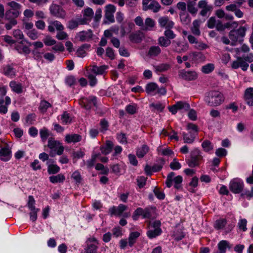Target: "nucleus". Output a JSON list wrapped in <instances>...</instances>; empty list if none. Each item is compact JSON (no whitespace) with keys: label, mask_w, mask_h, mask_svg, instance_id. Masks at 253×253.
<instances>
[{"label":"nucleus","mask_w":253,"mask_h":253,"mask_svg":"<svg viewBox=\"0 0 253 253\" xmlns=\"http://www.w3.org/2000/svg\"><path fill=\"white\" fill-rule=\"evenodd\" d=\"M224 96L220 91L211 90L206 94L204 100L210 106H218L224 101Z\"/></svg>","instance_id":"obj_1"},{"label":"nucleus","mask_w":253,"mask_h":253,"mask_svg":"<svg viewBox=\"0 0 253 253\" xmlns=\"http://www.w3.org/2000/svg\"><path fill=\"white\" fill-rule=\"evenodd\" d=\"M155 210V208L152 207H147L144 209L138 208L134 211L132 217L134 220H138L140 215H142L143 218L151 219L154 217Z\"/></svg>","instance_id":"obj_2"},{"label":"nucleus","mask_w":253,"mask_h":253,"mask_svg":"<svg viewBox=\"0 0 253 253\" xmlns=\"http://www.w3.org/2000/svg\"><path fill=\"white\" fill-rule=\"evenodd\" d=\"M7 5L10 8L5 12V18L6 19L12 18L16 19L21 13L22 6L19 3L11 1L7 2Z\"/></svg>","instance_id":"obj_3"},{"label":"nucleus","mask_w":253,"mask_h":253,"mask_svg":"<svg viewBox=\"0 0 253 253\" xmlns=\"http://www.w3.org/2000/svg\"><path fill=\"white\" fill-rule=\"evenodd\" d=\"M247 29L244 26H241L239 29L232 30L229 33V38L231 41V44L235 45L237 42H241L246 35Z\"/></svg>","instance_id":"obj_4"},{"label":"nucleus","mask_w":253,"mask_h":253,"mask_svg":"<svg viewBox=\"0 0 253 253\" xmlns=\"http://www.w3.org/2000/svg\"><path fill=\"white\" fill-rule=\"evenodd\" d=\"M47 147L51 150L49 155L54 157L56 154L61 155L64 152V147L61 145L59 141L50 138L48 141Z\"/></svg>","instance_id":"obj_5"},{"label":"nucleus","mask_w":253,"mask_h":253,"mask_svg":"<svg viewBox=\"0 0 253 253\" xmlns=\"http://www.w3.org/2000/svg\"><path fill=\"white\" fill-rule=\"evenodd\" d=\"M182 180L183 179L181 176L178 175L175 176V173L173 172H171L167 176L166 184L168 188H170L172 186L173 183L174 188L179 189L181 188Z\"/></svg>","instance_id":"obj_6"},{"label":"nucleus","mask_w":253,"mask_h":253,"mask_svg":"<svg viewBox=\"0 0 253 253\" xmlns=\"http://www.w3.org/2000/svg\"><path fill=\"white\" fill-rule=\"evenodd\" d=\"M182 180L183 179L181 176L178 175L175 176V173L173 172H171L167 176L166 184L168 188H170L172 186L173 183L174 188L179 189L181 188Z\"/></svg>","instance_id":"obj_7"},{"label":"nucleus","mask_w":253,"mask_h":253,"mask_svg":"<svg viewBox=\"0 0 253 253\" xmlns=\"http://www.w3.org/2000/svg\"><path fill=\"white\" fill-rule=\"evenodd\" d=\"M203 160L201 152L198 149H194L190 153V157L187 161L188 166L191 168L198 166Z\"/></svg>","instance_id":"obj_8"},{"label":"nucleus","mask_w":253,"mask_h":253,"mask_svg":"<svg viewBox=\"0 0 253 253\" xmlns=\"http://www.w3.org/2000/svg\"><path fill=\"white\" fill-rule=\"evenodd\" d=\"M116 10V7L113 4H109L105 6L104 23L110 24L115 22L114 14Z\"/></svg>","instance_id":"obj_9"},{"label":"nucleus","mask_w":253,"mask_h":253,"mask_svg":"<svg viewBox=\"0 0 253 253\" xmlns=\"http://www.w3.org/2000/svg\"><path fill=\"white\" fill-rule=\"evenodd\" d=\"M171 47L172 50L178 53L185 52L189 49V45L186 42L178 40L172 41Z\"/></svg>","instance_id":"obj_10"},{"label":"nucleus","mask_w":253,"mask_h":253,"mask_svg":"<svg viewBox=\"0 0 253 253\" xmlns=\"http://www.w3.org/2000/svg\"><path fill=\"white\" fill-rule=\"evenodd\" d=\"M243 181L238 178L232 179L229 183V189L234 194L241 193L244 188Z\"/></svg>","instance_id":"obj_11"},{"label":"nucleus","mask_w":253,"mask_h":253,"mask_svg":"<svg viewBox=\"0 0 253 253\" xmlns=\"http://www.w3.org/2000/svg\"><path fill=\"white\" fill-rule=\"evenodd\" d=\"M142 8L144 11L151 10L156 13L160 10L161 5L155 0H143Z\"/></svg>","instance_id":"obj_12"},{"label":"nucleus","mask_w":253,"mask_h":253,"mask_svg":"<svg viewBox=\"0 0 253 253\" xmlns=\"http://www.w3.org/2000/svg\"><path fill=\"white\" fill-rule=\"evenodd\" d=\"M80 103L86 110H89L92 107L96 106L97 99L94 96L83 97L80 99Z\"/></svg>","instance_id":"obj_13"},{"label":"nucleus","mask_w":253,"mask_h":253,"mask_svg":"<svg viewBox=\"0 0 253 253\" xmlns=\"http://www.w3.org/2000/svg\"><path fill=\"white\" fill-rule=\"evenodd\" d=\"M198 6L201 9L199 14L203 17L209 16L213 9L212 6L208 4L206 0H200L198 3Z\"/></svg>","instance_id":"obj_14"},{"label":"nucleus","mask_w":253,"mask_h":253,"mask_svg":"<svg viewBox=\"0 0 253 253\" xmlns=\"http://www.w3.org/2000/svg\"><path fill=\"white\" fill-rule=\"evenodd\" d=\"M51 15L60 18H64L66 13L65 11L59 5L56 4H52L49 8Z\"/></svg>","instance_id":"obj_15"},{"label":"nucleus","mask_w":253,"mask_h":253,"mask_svg":"<svg viewBox=\"0 0 253 253\" xmlns=\"http://www.w3.org/2000/svg\"><path fill=\"white\" fill-rule=\"evenodd\" d=\"M178 76L183 80L190 81L195 80L198 77V75L193 71H187L185 70H181L178 72Z\"/></svg>","instance_id":"obj_16"},{"label":"nucleus","mask_w":253,"mask_h":253,"mask_svg":"<svg viewBox=\"0 0 253 253\" xmlns=\"http://www.w3.org/2000/svg\"><path fill=\"white\" fill-rule=\"evenodd\" d=\"M26 42L28 43L30 45H31V43L28 42L27 40H23L15 44L14 48L18 51L19 53L29 54L30 53V49L29 47L24 45V42Z\"/></svg>","instance_id":"obj_17"},{"label":"nucleus","mask_w":253,"mask_h":253,"mask_svg":"<svg viewBox=\"0 0 253 253\" xmlns=\"http://www.w3.org/2000/svg\"><path fill=\"white\" fill-rule=\"evenodd\" d=\"M84 17L79 19L81 25L85 24L90 22L93 18L94 12L90 7L86 8L83 11Z\"/></svg>","instance_id":"obj_18"},{"label":"nucleus","mask_w":253,"mask_h":253,"mask_svg":"<svg viewBox=\"0 0 253 253\" xmlns=\"http://www.w3.org/2000/svg\"><path fill=\"white\" fill-rule=\"evenodd\" d=\"M249 66V64L245 62L244 58L240 56L238 57L236 60L233 61L231 64V67L233 69H237L241 68L244 71L247 70Z\"/></svg>","instance_id":"obj_19"},{"label":"nucleus","mask_w":253,"mask_h":253,"mask_svg":"<svg viewBox=\"0 0 253 253\" xmlns=\"http://www.w3.org/2000/svg\"><path fill=\"white\" fill-rule=\"evenodd\" d=\"M1 70V73L7 77L13 78L16 76V70L13 64L4 65Z\"/></svg>","instance_id":"obj_20"},{"label":"nucleus","mask_w":253,"mask_h":253,"mask_svg":"<svg viewBox=\"0 0 253 253\" xmlns=\"http://www.w3.org/2000/svg\"><path fill=\"white\" fill-rule=\"evenodd\" d=\"M218 251L216 253H226L227 249L230 250L232 245L227 240H221L217 244Z\"/></svg>","instance_id":"obj_21"},{"label":"nucleus","mask_w":253,"mask_h":253,"mask_svg":"<svg viewBox=\"0 0 253 253\" xmlns=\"http://www.w3.org/2000/svg\"><path fill=\"white\" fill-rule=\"evenodd\" d=\"M11 157V151L8 145L0 150V159L4 162L8 161Z\"/></svg>","instance_id":"obj_22"},{"label":"nucleus","mask_w":253,"mask_h":253,"mask_svg":"<svg viewBox=\"0 0 253 253\" xmlns=\"http://www.w3.org/2000/svg\"><path fill=\"white\" fill-rule=\"evenodd\" d=\"M97 240L95 238H90L87 241L86 253H96L97 249Z\"/></svg>","instance_id":"obj_23"},{"label":"nucleus","mask_w":253,"mask_h":253,"mask_svg":"<svg viewBox=\"0 0 253 253\" xmlns=\"http://www.w3.org/2000/svg\"><path fill=\"white\" fill-rule=\"evenodd\" d=\"M55 28L57 31H63L64 29L63 25L58 21H51L49 22L48 30L51 33L55 32Z\"/></svg>","instance_id":"obj_24"},{"label":"nucleus","mask_w":253,"mask_h":253,"mask_svg":"<svg viewBox=\"0 0 253 253\" xmlns=\"http://www.w3.org/2000/svg\"><path fill=\"white\" fill-rule=\"evenodd\" d=\"M244 99L247 104L251 106H253V88L249 87L246 89L244 93Z\"/></svg>","instance_id":"obj_25"},{"label":"nucleus","mask_w":253,"mask_h":253,"mask_svg":"<svg viewBox=\"0 0 253 253\" xmlns=\"http://www.w3.org/2000/svg\"><path fill=\"white\" fill-rule=\"evenodd\" d=\"M134 26V24L132 22L123 24L121 26V34L122 37H124L126 34L130 33Z\"/></svg>","instance_id":"obj_26"},{"label":"nucleus","mask_w":253,"mask_h":253,"mask_svg":"<svg viewBox=\"0 0 253 253\" xmlns=\"http://www.w3.org/2000/svg\"><path fill=\"white\" fill-rule=\"evenodd\" d=\"M158 22L161 27L169 29L172 28L174 25V23L167 16L160 17L158 20Z\"/></svg>","instance_id":"obj_27"},{"label":"nucleus","mask_w":253,"mask_h":253,"mask_svg":"<svg viewBox=\"0 0 253 253\" xmlns=\"http://www.w3.org/2000/svg\"><path fill=\"white\" fill-rule=\"evenodd\" d=\"M201 23L202 21L198 19L193 21L192 25L190 28V30L194 35L196 36H199L201 35L200 27Z\"/></svg>","instance_id":"obj_28"},{"label":"nucleus","mask_w":253,"mask_h":253,"mask_svg":"<svg viewBox=\"0 0 253 253\" xmlns=\"http://www.w3.org/2000/svg\"><path fill=\"white\" fill-rule=\"evenodd\" d=\"M92 32L91 30L83 31L78 34V37L81 42L88 41L92 38Z\"/></svg>","instance_id":"obj_29"},{"label":"nucleus","mask_w":253,"mask_h":253,"mask_svg":"<svg viewBox=\"0 0 253 253\" xmlns=\"http://www.w3.org/2000/svg\"><path fill=\"white\" fill-rule=\"evenodd\" d=\"M129 39L132 42L139 43L142 41V33L139 31H136L130 33L129 35Z\"/></svg>","instance_id":"obj_30"},{"label":"nucleus","mask_w":253,"mask_h":253,"mask_svg":"<svg viewBox=\"0 0 253 253\" xmlns=\"http://www.w3.org/2000/svg\"><path fill=\"white\" fill-rule=\"evenodd\" d=\"M9 86L13 92L17 94L21 93L23 92V87L20 83L13 81L10 82Z\"/></svg>","instance_id":"obj_31"},{"label":"nucleus","mask_w":253,"mask_h":253,"mask_svg":"<svg viewBox=\"0 0 253 253\" xmlns=\"http://www.w3.org/2000/svg\"><path fill=\"white\" fill-rule=\"evenodd\" d=\"M81 139L82 136L78 134H67L65 136V140L68 143H77Z\"/></svg>","instance_id":"obj_32"},{"label":"nucleus","mask_w":253,"mask_h":253,"mask_svg":"<svg viewBox=\"0 0 253 253\" xmlns=\"http://www.w3.org/2000/svg\"><path fill=\"white\" fill-rule=\"evenodd\" d=\"M149 151V148L147 145H143L141 147L138 148L136 151V155L139 158H143Z\"/></svg>","instance_id":"obj_33"},{"label":"nucleus","mask_w":253,"mask_h":253,"mask_svg":"<svg viewBox=\"0 0 253 253\" xmlns=\"http://www.w3.org/2000/svg\"><path fill=\"white\" fill-rule=\"evenodd\" d=\"M182 135L183 136L184 143L188 144L192 143L194 141L196 136V135L189 133V132H188V133L183 132L182 133Z\"/></svg>","instance_id":"obj_34"},{"label":"nucleus","mask_w":253,"mask_h":253,"mask_svg":"<svg viewBox=\"0 0 253 253\" xmlns=\"http://www.w3.org/2000/svg\"><path fill=\"white\" fill-rule=\"evenodd\" d=\"M158 89V85L155 83H150L146 86V91L148 94L155 95Z\"/></svg>","instance_id":"obj_35"},{"label":"nucleus","mask_w":253,"mask_h":253,"mask_svg":"<svg viewBox=\"0 0 253 253\" xmlns=\"http://www.w3.org/2000/svg\"><path fill=\"white\" fill-rule=\"evenodd\" d=\"M107 68L108 66L106 65H103L100 67L94 65L92 66L91 70L92 72L96 75H102Z\"/></svg>","instance_id":"obj_36"},{"label":"nucleus","mask_w":253,"mask_h":253,"mask_svg":"<svg viewBox=\"0 0 253 253\" xmlns=\"http://www.w3.org/2000/svg\"><path fill=\"white\" fill-rule=\"evenodd\" d=\"M155 25V21L151 18L148 17L145 19V24L142 28L143 30H150Z\"/></svg>","instance_id":"obj_37"},{"label":"nucleus","mask_w":253,"mask_h":253,"mask_svg":"<svg viewBox=\"0 0 253 253\" xmlns=\"http://www.w3.org/2000/svg\"><path fill=\"white\" fill-rule=\"evenodd\" d=\"M49 180L52 183H56L58 182H63L65 179V176L60 173L56 175H53L49 177Z\"/></svg>","instance_id":"obj_38"},{"label":"nucleus","mask_w":253,"mask_h":253,"mask_svg":"<svg viewBox=\"0 0 253 253\" xmlns=\"http://www.w3.org/2000/svg\"><path fill=\"white\" fill-rule=\"evenodd\" d=\"M90 45L88 44H84L78 48L76 52L77 56L80 57H84L86 55L85 49H88Z\"/></svg>","instance_id":"obj_39"},{"label":"nucleus","mask_w":253,"mask_h":253,"mask_svg":"<svg viewBox=\"0 0 253 253\" xmlns=\"http://www.w3.org/2000/svg\"><path fill=\"white\" fill-rule=\"evenodd\" d=\"M165 164V161L163 159L161 158L159 159L157 161V163L154 164V166L152 167L153 171L158 172L160 171L162 169Z\"/></svg>","instance_id":"obj_40"},{"label":"nucleus","mask_w":253,"mask_h":253,"mask_svg":"<svg viewBox=\"0 0 253 253\" xmlns=\"http://www.w3.org/2000/svg\"><path fill=\"white\" fill-rule=\"evenodd\" d=\"M51 104L45 100H42L40 103L39 110L42 113H45L48 108L51 107Z\"/></svg>","instance_id":"obj_41"},{"label":"nucleus","mask_w":253,"mask_h":253,"mask_svg":"<svg viewBox=\"0 0 253 253\" xmlns=\"http://www.w3.org/2000/svg\"><path fill=\"white\" fill-rule=\"evenodd\" d=\"M154 68L155 71L158 73L168 70L170 68V65L169 64L163 63L157 66H154Z\"/></svg>","instance_id":"obj_42"},{"label":"nucleus","mask_w":253,"mask_h":253,"mask_svg":"<svg viewBox=\"0 0 253 253\" xmlns=\"http://www.w3.org/2000/svg\"><path fill=\"white\" fill-rule=\"evenodd\" d=\"M61 120L63 124L67 125L71 123L72 117L67 112L65 111L61 116Z\"/></svg>","instance_id":"obj_43"},{"label":"nucleus","mask_w":253,"mask_h":253,"mask_svg":"<svg viewBox=\"0 0 253 253\" xmlns=\"http://www.w3.org/2000/svg\"><path fill=\"white\" fill-rule=\"evenodd\" d=\"M11 103V99L9 97L6 96L5 105H0V114H5L8 111V106Z\"/></svg>","instance_id":"obj_44"},{"label":"nucleus","mask_w":253,"mask_h":253,"mask_svg":"<svg viewBox=\"0 0 253 253\" xmlns=\"http://www.w3.org/2000/svg\"><path fill=\"white\" fill-rule=\"evenodd\" d=\"M161 52V49L159 46H152L149 48L148 55L151 57H155L158 56Z\"/></svg>","instance_id":"obj_45"},{"label":"nucleus","mask_w":253,"mask_h":253,"mask_svg":"<svg viewBox=\"0 0 253 253\" xmlns=\"http://www.w3.org/2000/svg\"><path fill=\"white\" fill-rule=\"evenodd\" d=\"M196 2L188 0L187 1V9L189 12L192 15H195L197 12V9L195 7Z\"/></svg>","instance_id":"obj_46"},{"label":"nucleus","mask_w":253,"mask_h":253,"mask_svg":"<svg viewBox=\"0 0 253 253\" xmlns=\"http://www.w3.org/2000/svg\"><path fill=\"white\" fill-rule=\"evenodd\" d=\"M139 236L140 233L138 232H133L130 234L128 237V245L130 247H132L134 245Z\"/></svg>","instance_id":"obj_47"},{"label":"nucleus","mask_w":253,"mask_h":253,"mask_svg":"<svg viewBox=\"0 0 253 253\" xmlns=\"http://www.w3.org/2000/svg\"><path fill=\"white\" fill-rule=\"evenodd\" d=\"M99 155V154H93L92 155L91 158L86 162V165L88 169H90L94 166L96 160Z\"/></svg>","instance_id":"obj_48"},{"label":"nucleus","mask_w":253,"mask_h":253,"mask_svg":"<svg viewBox=\"0 0 253 253\" xmlns=\"http://www.w3.org/2000/svg\"><path fill=\"white\" fill-rule=\"evenodd\" d=\"M158 44L162 47H168L171 41L165 37H160L158 40Z\"/></svg>","instance_id":"obj_49"},{"label":"nucleus","mask_w":253,"mask_h":253,"mask_svg":"<svg viewBox=\"0 0 253 253\" xmlns=\"http://www.w3.org/2000/svg\"><path fill=\"white\" fill-rule=\"evenodd\" d=\"M161 229L159 228H155L153 230H150L147 233V236L149 238L152 239L156 237L161 233Z\"/></svg>","instance_id":"obj_50"},{"label":"nucleus","mask_w":253,"mask_h":253,"mask_svg":"<svg viewBox=\"0 0 253 253\" xmlns=\"http://www.w3.org/2000/svg\"><path fill=\"white\" fill-rule=\"evenodd\" d=\"M60 168L57 165L50 164L48 166L47 171L50 174H54L60 171Z\"/></svg>","instance_id":"obj_51"},{"label":"nucleus","mask_w":253,"mask_h":253,"mask_svg":"<svg viewBox=\"0 0 253 253\" xmlns=\"http://www.w3.org/2000/svg\"><path fill=\"white\" fill-rule=\"evenodd\" d=\"M202 147L203 150L206 152H209L213 148V145L209 140H206L203 142Z\"/></svg>","instance_id":"obj_52"},{"label":"nucleus","mask_w":253,"mask_h":253,"mask_svg":"<svg viewBox=\"0 0 253 253\" xmlns=\"http://www.w3.org/2000/svg\"><path fill=\"white\" fill-rule=\"evenodd\" d=\"M40 135L43 142H45L49 135L48 129L43 127L40 130Z\"/></svg>","instance_id":"obj_53"},{"label":"nucleus","mask_w":253,"mask_h":253,"mask_svg":"<svg viewBox=\"0 0 253 253\" xmlns=\"http://www.w3.org/2000/svg\"><path fill=\"white\" fill-rule=\"evenodd\" d=\"M187 129L189 131V133H191L196 136L197 135L198 127L196 125L192 123H189L187 125Z\"/></svg>","instance_id":"obj_54"},{"label":"nucleus","mask_w":253,"mask_h":253,"mask_svg":"<svg viewBox=\"0 0 253 253\" xmlns=\"http://www.w3.org/2000/svg\"><path fill=\"white\" fill-rule=\"evenodd\" d=\"M214 69V65L211 63H209L202 67V71L205 74H209Z\"/></svg>","instance_id":"obj_55"},{"label":"nucleus","mask_w":253,"mask_h":253,"mask_svg":"<svg viewBox=\"0 0 253 253\" xmlns=\"http://www.w3.org/2000/svg\"><path fill=\"white\" fill-rule=\"evenodd\" d=\"M227 223L226 220L225 219H220L215 221L214 223V227L217 229L223 228Z\"/></svg>","instance_id":"obj_56"},{"label":"nucleus","mask_w":253,"mask_h":253,"mask_svg":"<svg viewBox=\"0 0 253 253\" xmlns=\"http://www.w3.org/2000/svg\"><path fill=\"white\" fill-rule=\"evenodd\" d=\"M176 104L178 110L187 111L190 108L189 104L185 102L178 101Z\"/></svg>","instance_id":"obj_57"},{"label":"nucleus","mask_w":253,"mask_h":253,"mask_svg":"<svg viewBox=\"0 0 253 253\" xmlns=\"http://www.w3.org/2000/svg\"><path fill=\"white\" fill-rule=\"evenodd\" d=\"M157 150L159 153L164 156H170L173 154V152L169 148L163 149L162 147H159L158 148Z\"/></svg>","instance_id":"obj_58"},{"label":"nucleus","mask_w":253,"mask_h":253,"mask_svg":"<svg viewBox=\"0 0 253 253\" xmlns=\"http://www.w3.org/2000/svg\"><path fill=\"white\" fill-rule=\"evenodd\" d=\"M181 22L184 24H188L190 22L191 19L189 15L185 12H181L180 14Z\"/></svg>","instance_id":"obj_59"},{"label":"nucleus","mask_w":253,"mask_h":253,"mask_svg":"<svg viewBox=\"0 0 253 253\" xmlns=\"http://www.w3.org/2000/svg\"><path fill=\"white\" fill-rule=\"evenodd\" d=\"M36 115L34 113L28 115L25 119L26 123L28 125H32L36 121Z\"/></svg>","instance_id":"obj_60"},{"label":"nucleus","mask_w":253,"mask_h":253,"mask_svg":"<svg viewBox=\"0 0 253 253\" xmlns=\"http://www.w3.org/2000/svg\"><path fill=\"white\" fill-rule=\"evenodd\" d=\"M35 200L32 196H29L28 197V202L27 203V206L28 208L31 210H35L37 209L35 208Z\"/></svg>","instance_id":"obj_61"},{"label":"nucleus","mask_w":253,"mask_h":253,"mask_svg":"<svg viewBox=\"0 0 253 253\" xmlns=\"http://www.w3.org/2000/svg\"><path fill=\"white\" fill-rule=\"evenodd\" d=\"M117 138L118 141L121 144H126L127 143V138L124 133H118Z\"/></svg>","instance_id":"obj_62"},{"label":"nucleus","mask_w":253,"mask_h":253,"mask_svg":"<svg viewBox=\"0 0 253 253\" xmlns=\"http://www.w3.org/2000/svg\"><path fill=\"white\" fill-rule=\"evenodd\" d=\"M164 35L165 36V37L167 38L169 40L174 39L176 37V35L174 32L169 28H168V29H167L164 32Z\"/></svg>","instance_id":"obj_63"},{"label":"nucleus","mask_w":253,"mask_h":253,"mask_svg":"<svg viewBox=\"0 0 253 253\" xmlns=\"http://www.w3.org/2000/svg\"><path fill=\"white\" fill-rule=\"evenodd\" d=\"M28 36L32 40H35L38 38V32L35 29H32L27 33Z\"/></svg>","instance_id":"obj_64"}]
</instances>
